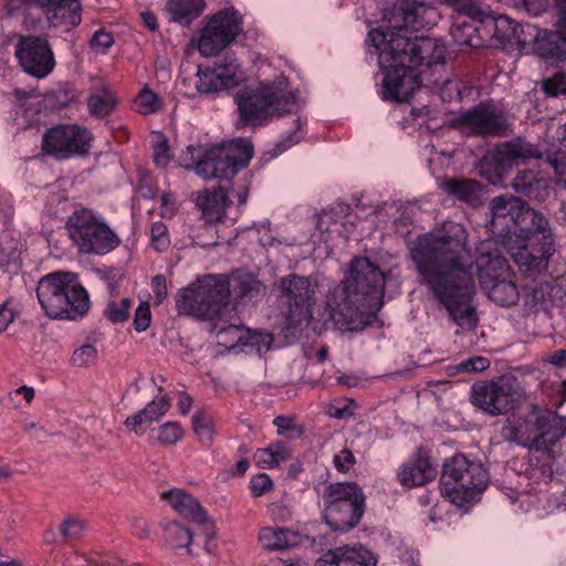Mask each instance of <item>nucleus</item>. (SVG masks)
<instances>
[{
    "mask_svg": "<svg viewBox=\"0 0 566 566\" xmlns=\"http://www.w3.org/2000/svg\"><path fill=\"white\" fill-rule=\"evenodd\" d=\"M113 43L114 38L112 33L106 32L103 29L95 31L90 41L91 49L99 53H105Z\"/></svg>",
    "mask_w": 566,
    "mask_h": 566,
    "instance_id": "62",
    "label": "nucleus"
},
{
    "mask_svg": "<svg viewBox=\"0 0 566 566\" xmlns=\"http://www.w3.org/2000/svg\"><path fill=\"white\" fill-rule=\"evenodd\" d=\"M97 350L94 345L85 344L75 349L72 355V364L77 367H86L96 358Z\"/></svg>",
    "mask_w": 566,
    "mask_h": 566,
    "instance_id": "57",
    "label": "nucleus"
},
{
    "mask_svg": "<svg viewBox=\"0 0 566 566\" xmlns=\"http://www.w3.org/2000/svg\"><path fill=\"white\" fill-rule=\"evenodd\" d=\"M185 434L181 426L176 421H168L158 428V441L165 446H174Z\"/></svg>",
    "mask_w": 566,
    "mask_h": 566,
    "instance_id": "50",
    "label": "nucleus"
},
{
    "mask_svg": "<svg viewBox=\"0 0 566 566\" xmlns=\"http://www.w3.org/2000/svg\"><path fill=\"white\" fill-rule=\"evenodd\" d=\"M556 15V31L566 36V0H553Z\"/></svg>",
    "mask_w": 566,
    "mask_h": 566,
    "instance_id": "64",
    "label": "nucleus"
},
{
    "mask_svg": "<svg viewBox=\"0 0 566 566\" xmlns=\"http://www.w3.org/2000/svg\"><path fill=\"white\" fill-rule=\"evenodd\" d=\"M22 243L21 240L10 231L0 233V271L13 275L22 268Z\"/></svg>",
    "mask_w": 566,
    "mask_h": 566,
    "instance_id": "32",
    "label": "nucleus"
},
{
    "mask_svg": "<svg viewBox=\"0 0 566 566\" xmlns=\"http://www.w3.org/2000/svg\"><path fill=\"white\" fill-rule=\"evenodd\" d=\"M151 322L150 305L147 302H140L134 315L133 326L136 332H145Z\"/></svg>",
    "mask_w": 566,
    "mask_h": 566,
    "instance_id": "58",
    "label": "nucleus"
},
{
    "mask_svg": "<svg viewBox=\"0 0 566 566\" xmlns=\"http://www.w3.org/2000/svg\"><path fill=\"white\" fill-rule=\"evenodd\" d=\"M221 147L238 172L248 167L254 153L251 140L247 138L232 139L227 146Z\"/></svg>",
    "mask_w": 566,
    "mask_h": 566,
    "instance_id": "39",
    "label": "nucleus"
},
{
    "mask_svg": "<svg viewBox=\"0 0 566 566\" xmlns=\"http://www.w3.org/2000/svg\"><path fill=\"white\" fill-rule=\"evenodd\" d=\"M511 187L518 197L504 193L490 201V231L507 238L503 243L511 250L514 262L533 277L547 268L555 241L548 219L522 197L544 202L551 189L545 178L530 169L518 170Z\"/></svg>",
    "mask_w": 566,
    "mask_h": 566,
    "instance_id": "2",
    "label": "nucleus"
},
{
    "mask_svg": "<svg viewBox=\"0 0 566 566\" xmlns=\"http://www.w3.org/2000/svg\"><path fill=\"white\" fill-rule=\"evenodd\" d=\"M541 88L547 97L566 95V71H558L541 82Z\"/></svg>",
    "mask_w": 566,
    "mask_h": 566,
    "instance_id": "47",
    "label": "nucleus"
},
{
    "mask_svg": "<svg viewBox=\"0 0 566 566\" xmlns=\"http://www.w3.org/2000/svg\"><path fill=\"white\" fill-rule=\"evenodd\" d=\"M36 296L44 314L51 319L77 321L90 311L91 302L78 275L55 271L40 279Z\"/></svg>",
    "mask_w": 566,
    "mask_h": 566,
    "instance_id": "6",
    "label": "nucleus"
},
{
    "mask_svg": "<svg viewBox=\"0 0 566 566\" xmlns=\"http://www.w3.org/2000/svg\"><path fill=\"white\" fill-rule=\"evenodd\" d=\"M279 298L285 307V317L290 327L308 322L315 303V289L308 277L289 274L277 282Z\"/></svg>",
    "mask_w": 566,
    "mask_h": 566,
    "instance_id": "14",
    "label": "nucleus"
},
{
    "mask_svg": "<svg viewBox=\"0 0 566 566\" xmlns=\"http://www.w3.org/2000/svg\"><path fill=\"white\" fill-rule=\"evenodd\" d=\"M491 156L495 165L504 172H507L514 166L524 164L527 159H541L543 157L536 145L526 142L522 137H516L496 146Z\"/></svg>",
    "mask_w": 566,
    "mask_h": 566,
    "instance_id": "23",
    "label": "nucleus"
},
{
    "mask_svg": "<svg viewBox=\"0 0 566 566\" xmlns=\"http://www.w3.org/2000/svg\"><path fill=\"white\" fill-rule=\"evenodd\" d=\"M118 104L114 93L104 86L99 93H93L87 98L88 112L93 117L105 118L109 116Z\"/></svg>",
    "mask_w": 566,
    "mask_h": 566,
    "instance_id": "38",
    "label": "nucleus"
},
{
    "mask_svg": "<svg viewBox=\"0 0 566 566\" xmlns=\"http://www.w3.org/2000/svg\"><path fill=\"white\" fill-rule=\"evenodd\" d=\"M490 367V360L482 356H476L462 361L458 370L462 373H480Z\"/></svg>",
    "mask_w": 566,
    "mask_h": 566,
    "instance_id": "63",
    "label": "nucleus"
},
{
    "mask_svg": "<svg viewBox=\"0 0 566 566\" xmlns=\"http://www.w3.org/2000/svg\"><path fill=\"white\" fill-rule=\"evenodd\" d=\"M151 241L157 251H163L169 245L168 230L164 222L157 221L150 228Z\"/></svg>",
    "mask_w": 566,
    "mask_h": 566,
    "instance_id": "60",
    "label": "nucleus"
},
{
    "mask_svg": "<svg viewBox=\"0 0 566 566\" xmlns=\"http://www.w3.org/2000/svg\"><path fill=\"white\" fill-rule=\"evenodd\" d=\"M468 233L464 227L447 222L441 234L419 235L410 249V258L432 296L447 310L450 318L463 331H474L479 324L472 305L475 281L472 265L465 264Z\"/></svg>",
    "mask_w": 566,
    "mask_h": 566,
    "instance_id": "1",
    "label": "nucleus"
},
{
    "mask_svg": "<svg viewBox=\"0 0 566 566\" xmlns=\"http://www.w3.org/2000/svg\"><path fill=\"white\" fill-rule=\"evenodd\" d=\"M86 530L84 521L70 516L60 525V533L63 542H74L80 539Z\"/></svg>",
    "mask_w": 566,
    "mask_h": 566,
    "instance_id": "48",
    "label": "nucleus"
},
{
    "mask_svg": "<svg viewBox=\"0 0 566 566\" xmlns=\"http://www.w3.org/2000/svg\"><path fill=\"white\" fill-rule=\"evenodd\" d=\"M440 483L453 503L463 505L486 489L489 472L481 461L457 453L443 463Z\"/></svg>",
    "mask_w": 566,
    "mask_h": 566,
    "instance_id": "11",
    "label": "nucleus"
},
{
    "mask_svg": "<svg viewBox=\"0 0 566 566\" xmlns=\"http://www.w3.org/2000/svg\"><path fill=\"white\" fill-rule=\"evenodd\" d=\"M132 300L128 297L122 298L119 302L109 301L103 312L106 319L113 324L124 323L129 317V310Z\"/></svg>",
    "mask_w": 566,
    "mask_h": 566,
    "instance_id": "45",
    "label": "nucleus"
},
{
    "mask_svg": "<svg viewBox=\"0 0 566 566\" xmlns=\"http://www.w3.org/2000/svg\"><path fill=\"white\" fill-rule=\"evenodd\" d=\"M290 458V448L284 441L272 442L266 448L258 449L254 453L256 465L263 469L275 468L281 462L287 461Z\"/></svg>",
    "mask_w": 566,
    "mask_h": 566,
    "instance_id": "36",
    "label": "nucleus"
},
{
    "mask_svg": "<svg viewBox=\"0 0 566 566\" xmlns=\"http://www.w3.org/2000/svg\"><path fill=\"white\" fill-rule=\"evenodd\" d=\"M385 274L367 256H355L340 284L329 294L326 306L334 327L359 332L370 326L382 305Z\"/></svg>",
    "mask_w": 566,
    "mask_h": 566,
    "instance_id": "4",
    "label": "nucleus"
},
{
    "mask_svg": "<svg viewBox=\"0 0 566 566\" xmlns=\"http://www.w3.org/2000/svg\"><path fill=\"white\" fill-rule=\"evenodd\" d=\"M283 78L272 83H261L259 87H244L234 95L239 123L242 126H260L274 115L283 116L293 112L297 105L296 92L289 90Z\"/></svg>",
    "mask_w": 566,
    "mask_h": 566,
    "instance_id": "7",
    "label": "nucleus"
},
{
    "mask_svg": "<svg viewBox=\"0 0 566 566\" xmlns=\"http://www.w3.org/2000/svg\"><path fill=\"white\" fill-rule=\"evenodd\" d=\"M259 541L266 549L282 551L298 546L301 535L289 528L264 527L259 533Z\"/></svg>",
    "mask_w": 566,
    "mask_h": 566,
    "instance_id": "35",
    "label": "nucleus"
},
{
    "mask_svg": "<svg viewBox=\"0 0 566 566\" xmlns=\"http://www.w3.org/2000/svg\"><path fill=\"white\" fill-rule=\"evenodd\" d=\"M502 438L531 452L525 475L531 483H548L553 478L556 447L566 436V418L549 409L528 403L507 417Z\"/></svg>",
    "mask_w": 566,
    "mask_h": 566,
    "instance_id": "5",
    "label": "nucleus"
},
{
    "mask_svg": "<svg viewBox=\"0 0 566 566\" xmlns=\"http://www.w3.org/2000/svg\"><path fill=\"white\" fill-rule=\"evenodd\" d=\"M213 70L217 75V80L219 81L218 85L221 87V90L235 87L242 81L240 67L237 63H234V61L227 63H216Z\"/></svg>",
    "mask_w": 566,
    "mask_h": 566,
    "instance_id": "44",
    "label": "nucleus"
},
{
    "mask_svg": "<svg viewBox=\"0 0 566 566\" xmlns=\"http://www.w3.org/2000/svg\"><path fill=\"white\" fill-rule=\"evenodd\" d=\"M434 87L439 90L440 98L443 103H460L465 96L471 94L472 87L461 80L446 78L442 82L434 80Z\"/></svg>",
    "mask_w": 566,
    "mask_h": 566,
    "instance_id": "42",
    "label": "nucleus"
},
{
    "mask_svg": "<svg viewBox=\"0 0 566 566\" xmlns=\"http://www.w3.org/2000/svg\"><path fill=\"white\" fill-rule=\"evenodd\" d=\"M91 132L77 124H59L45 130L41 148L44 154L65 160L87 155L91 149Z\"/></svg>",
    "mask_w": 566,
    "mask_h": 566,
    "instance_id": "15",
    "label": "nucleus"
},
{
    "mask_svg": "<svg viewBox=\"0 0 566 566\" xmlns=\"http://www.w3.org/2000/svg\"><path fill=\"white\" fill-rule=\"evenodd\" d=\"M192 428L200 440L209 441L212 439V421L209 417L205 416L202 411H197L192 416Z\"/></svg>",
    "mask_w": 566,
    "mask_h": 566,
    "instance_id": "54",
    "label": "nucleus"
},
{
    "mask_svg": "<svg viewBox=\"0 0 566 566\" xmlns=\"http://www.w3.org/2000/svg\"><path fill=\"white\" fill-rule=\"evenodd\" d=\"M442 4L451 7L459 14L469 18V15H479L480 2L479 0H438Z\"/></svg>",
    "mask_w": 566,
    "mask_h": 566,
    "instance_id": "55",
    "label": "nucleus"
},
{
    "mask_svg": "<svg viewBox=\"0 0 566 566\" xmlns=\"http://www.w3.org/2000/svg\"><path fill=\"white\" fill-rule=\"evenodd\" d=\"M35 4L44 9L50 25L65 28L77 27L82 21L80 0H7L6 9L12 15L25 6Z\"/></svg>",
    "mask_w": 566,
    "mask_h": 566,
    "instance_id": "19",
    "label": "nucleus"
},
{
    "mask_svg": "<svg viewBox=\"0 0 566 566\" xmlns=\"http://www.w3.org/2000/svg\"><path fill=\"white\" fill-rule=\"evenodd\" d=\"M484 186L471 178L451 177L440 184V189L450 198L475 207L481 202Z\"/></svg>",
    "mask_w": 566,
    "mask_h": 566,
    "instance_id": "28",
    "label": "nucleus"
},
{
    "mask_svg": "<svg viewBox=\"0 0 566 566\" xmlns=\"http://www.w3.org/2000/svg\"><path fill=\"white\" fill-rule=\"evenodd\" d=\"M481 284L488 289L489 298L500 306L509 307L517 304L520 300L517 286L512 281L495 280L491 286H486L484 281Z\"/></svg>",
    "mask_w": 566,
    "mask_h": 566,
    "instance_id": "37",
    "label": "nucleus"
},
{
    "mask_svg": "<svg viewBox=\"0 0 566 566\" xmlns=\"http://www.w3.org/2000/svg\"><path fill=\"white\" fill-rule=\"evenodd\" d=\"M206 0H167L164 11L168 21L189 28L206 10Z\"/></svg>",
    "mask_w": 566,
    "mask_h": 566,
    "instance_id": "30",
    "label": "nucleus"
},
{
    "mask_svg": "<svg viewBox=\"0 0 566 566\" xmlns=\"http://www.w3.org/2000/svg\"><path fill=\"white\" fill-rule=\"evenodd\" d=\"M197 77L198 80L196 81L195 87L199 94H210L222 91L218 85L219 81L217 80L213 67L202 69L198 66Z\"/></svg>",
    "mask_w": 566,
    "mask_h": 566,
    "instance_id": "46",
    "label": "nucleus"
},
{
    "mask_svg": "<svg viewBox=\"0 0 566 566\" xmlns=\"http://www.w3.org/2000/svg\"><path fill=\"white\" fill-rule=\"evenodd\" d=\"M533 29L535 34L531 39L534 41V52L551 63L565 62L566 36L556 30Z\"/></svg>",
    "mask_w": 566,
    "mask_h": 566,
    "instance_id": "27",
    "label": "nucleus"
},
{
    "mask_svg": "<svg viewBox=\"0 0 566 566\" xmlns=\"http://www.w3.org/2000/svg\"><path fill=\"white\" fill-rule=\"evenodd\" d=\"M387 35L379 30H370L366 44L375 49L378 64L382 73L379 95L384 101L406 103L422 86L426 71L419 67H431L444 64L447 49L434 39L420 38L411 41L401 36Z\"/></svg>",
    "mask_w": 566,
    "mask_h": 566,
    "instance_id": "3",
    "label": "nucleus"
},
{
    "mask_svg": "<svg viewBox=\"0 0 566 566\" xmlns=\"http://www.w3.org/2000/svg\"><path fill=\"white\" fill-rule=\"evenodd\" d=\"M154 163L158 167H166L170 160V147L168 138L163 133H157V139L154 142Z\"/></svg>",
    "mask_w": 566,
    "mask_h": 566,
    "instance_id": "52",
    "label": "nucleus"
},
{
    "mask_svg": "<svg viewBox=\"0 0 566 566\" xmlns=\"http://www.w3.org/2000/svg\"><path fill=\"white\" fill-rule=\"evenodd\" d=\"M196 171L205 179H220L230 182L238 174L222 147L214 146L196 161Z\"/></svg>",
    "mask_w": 566,
    "mask_h": 566,
    "instance_id": "25",
    "label": "nucleus"
},
{
    "mask_svg": "<svg viewBox=\"0 0 566 566\" xmlns=\"http://www.w3.org/2000/svg\"><path fill=\"white\" fill-rule=\"evenodd\" d=\"M457 122L468 126L472 135L480 137L505 136L510 126L505 113L495 105L493 99L481 101L461 113Z\"/></svg>",
    "mask_w": 566,
    "mask_h": 566,
    "instance_id": "17",
    "label": "nucleus"
},
{
    "mask_svg": "<svg viewBox=\"0 0 566 566\" xmlns=\"http://www.w3.org/2000/svg\"><path fill=\"white\" fill-rule=\"evenodd\" d=\"M14 54L21 69L35 78L48 76L55 66L49 41L38 35L20 36Z\"/></svg>",
    "mask_w": 566,
    "mask_h": 566,
    "instance_id": "18",
    "label": "nucleus"
},
{
    "mask_svg": "<svg viewBox=\"0 0 566 566\" xmlns=\"http://www.w3.org/2000/svg\"><path fill=\"white\" fill-rule=\"evenodd\" d=\"M479 175L486 179L491 185L496 186L503 181L504 171L493 161V157L484 156L479 164Z\"/></svg>",
    "mask_w": 566,
    "mask_h": 566,
    "instance_id": "49",
    "label": "nucleus"
},
{
    "mask_svg": "<svg viewBox=\"0 0 566 566\" xmlns=\"http://www.w3.org/2000/svg\"><path fill=\"white\" fill-rule=\"evenodd\" d=\"M549 0H517L515 10L528 17H538L546 11Z\"/></svg>",
    "mask_w": 566,
    "mask_h": 566,
    "instance_id": "56",
    "label": "nucleus"
},
{
    "mask_svg": "<svg viewBox=\"0 0 566 566\" xmlns=\"http://www.w3.org/2000/svg\"><path fill=\"white\" fill-rule=\"evenodd\" d=\"M437 476V469L433 465L429 452L419 447L413 455L403 462L398 472L397 480L401 486L412 489L422 486Z\"/></svg>",
    "mask_w": 566,
    "mask_h": 566,
    "instance_id": "22",
    "label": "nucleus"
},
{
    "mask_svg": "<svg viewBox=\"0 0 566 566\" xmlns=\"http://www.w3.org/2000/svg\"><path fill=\"white\" fill-rule=\"evenodd\" d=\"M242 30V17L234 8L220 10L210 17L201 30L198 50L203 56L216 55L232 43Z\"/></svg>",
    "mask_w": 566,
    "mask_h": 566,
    "instance_id": "16",
    "label": "nucleus"
},
{
    "mask_svg": "<svg viewBox=\"0 0 566 566\" xmlns=\"http://www.w3.org/2000/svg\"><path fill=\"white\" fill-rule=\"evenodd\" d=\"M333 464L339 473H348L356 464V458L349 449L344 448L333 457Z\"/></svg>",
    "mask_w": 566,
    "mask_h": 566,
    "instance_id": "61",
    "label": "nucleus"
},
{
    "mask_svg": "<svg viewBox=\"0 0 566 566\" xmlns=\"http://www.w3.org/2000/svg\"><path fill=\"white\" fill-rule=\"evenodd\" d=\"M382 20L388 23L386 30H377L386 34L388 39L391 35L401 36L415 41L421 36H408L407 31L413 32L430 28L433 24L436 9L419 0H384Z\"/></svg>",
    "mask_w": 566,
    "mask_h": 566,
    "instance_id": "12",
    "label": "nucleus"
},
{
    "mask_svg": "<svg viewBox=\"0 0 566 566\" xmlns=\"http://www.w3.org/2000/svg\"><path fill=\"white\" fill-rule=\"evenodd\" d=\"M65 229L80 254L105 255L122 243L104 219L88 208L75 209L69 216Z\"/></svg>",
    "mask_w": 566,
    "mask_h": 566,
    "instance_id": "10",
    "label": "nucleus"
},
{
    "mask_svg": "<svg viewBox=\"0 0 566 566\" xmlns=\"http://www.w3.org/2000/svg\"><path fill=\"white\" fill-rule=\"evenodd\" d=\"M230 280V295L233 294L237 298L252 300L262 294L265 290L264 284L252 273L237 270L234 271Z\"/></svg>",
    "mask_w": 566,
    "mask_h": 566,
    "instance_id": "34",
    "label": "nucleus"
},
{
    "mask_svg": "<svg viewBox=\"0 0 566 566\" xmlns=\"http://www.w3.org/2000/svg\"><path fill=\"white\" fill-rule=\"evenodd\" d=\"M546 161L554 169L556 185L566 189V155L564 153L548 154Z\"/></svg>",
    "mask_w": 566,
    "mask_h": 566,
    "instance_id": "51",
    "label": "nucleus"
},
{
    "mask_svg": "<svg viewBox=\"0 0 566 566\" xmlns=\"http://www.w3.org/2000/svg\"><path fill=\"white\" fill-rule=\"evenodd\" d=\"M170 406V401L166 396L154 399L148 402L144 409L127 417L124 424L129 430L138 432V428L143 424H150L155 421H159L160 418L168 412Z\"/></svg>",
    "mask_w": 566,
    "mask_h": 566,
    "instance_id": "33",
    "label": "nucleus"
},
{
    "mask_svg": "<svg viewBox=\"0 0 566 566\" xmlns=\"http://www.w3.org/2000/svg\"><path fill=\"white\" fill-rule=\"evenodd\" d=\"M80 93L69 82L62 83L57 88L48 92L44 95V104L51 109H62L77 102Z\"/></svg>",
    "mask_w": 566,
    "mask_h": 566,
    "instance_id": "40",
    "label": "nucleus"
},
{
    "mask_svg": "<svg viewBox=\"0 0 566 566\" xmlns=\"http://www.w3.org/2000/svg\"><path fill=\"white\" fill-rule=\"evenodd\" d=\"M212 332H216L217 338L222 339L223 344L228 343V334H234L237 336L238 343H240V346L250 347L254 349L259 355L270 350L273 343V336L271 333L258 332L249 328L243 329L240 325L234 324L220 327L218 324H213Z\"/></svg>",
    "mask_w": 566,
    "mask_h": 566,
    "instance_id": "26",
    "label": "nucleus"
},
{
    "mask_svg": "<svg viewBox=\"0 0 566 566\" xmlns=\"http://www.w3.org/2000/svg\"><path fill=\"white\" fill-rule=\"evenodd\" d=\"M161 497L168 501L178 514L193 523L202 525L205 549L210 553L209 543L216 537L214 524L209 521L207 512L200 502L191 494L179 489L165 492Z\"/></svg>",
    "mask_w": 566,
    "mask_h": 566,
    "instance_id": "20",
    "label": "nucleus"
},
{
    "mask_svg": "<svg viewBox=\"0 0 566 566\" xmlns=\"http://www.w3.org/2000/svg\"><path fill=\"white\" fill-rule=\"evenodd\" d=\"M518 399L516 378L511 375L479 380L470 388L471 403L492 417L507 415L516 407Z\"/></svg>",
    "mask_w": 566,
    "mask_h": 566,
    "instance_id": "13",
    "label": "nucleus"
},
{
    "mask_svg": "<svg viewBox=\"0 0 566 566\" xmlns=\"http://www.w3.org/2000/svg\"><path fill=\"white\" fill-rule=\"evenodd\" d=\"M273 489V481L266 473H258L250 480V490L254 497H260Z\"/></svg>",
    "mask_w": 566,
    "mask_h": 566,
    "instance_id": "59",
    "label": "nucleus"
},
{
    "mask_svg": "<svg viewBox=\"0 0 566 566\" xmlns=\"http://www.w3.org/2000/svg\"><path fill=\"white\" fill-rule=\"evenodd\" d=\"M230 303V280L227 274H207L176 296L180 315L212 321L221 315Z\"/></svg>",
    "mask_w": 566,
    "mask_h": 566,
    "instance_id": "8",
    "label": "nucleus"
},
{
    "mask_svg": "<svg viewBox=\"0 0 566 566\" xmlns=\"http://www.w3.org/2000/svg\"><path fill=\"white\" fill-rule=\"evenodd\" d=\"M526 303L536 312L548 313L553 307L566 305V280L553 277L537 283L527 294Z\"/></svg>",
    "mask_w": 566,
    "mask_h": 566,
    "instance_id": "24",
    "label": "nucleus"
},
{
    "mask_svg": "<svg viewBox=\"0 0 566 566\" xmlns=\"http://www.w3.org/2000/svg\"><path fill=\"white\" fill-rule=\"evenodd\" d=\"M165 541L172 548H189L192 542V532L177 521L163 523ZM190 554V549H188Z\"/></svg>",
    "mask_w": 566,
    "mask_h": 566,
    "instance_id": "43",
    "label": "nucleus"
},
{
    "mask_svg": "<svg viewBox=\"0 0 566 566\" xmlns=\"http://www.w3.org/2000/svg\"><path fill=\"white\" fill-rule=\"evenodd\" d=\"M480 12L479 15H469V19H473L483 25V31L488 34V41L494 38L501 42H516L522 45L532 42V39L525 35L524 27L510 17L504 14L493 17L482 10L481 7Z\"/></svg>",
    "mask_w": 566,
    "mask_h": 566,
    "instance_id": "21",
    "label": "nucleus"
},
{
    "mask_svg": "<svg viewBox=\"0 0 566 566\" xmlns=\"http://www.w3.org/2000/svg\"><path fill=\"white\" fill-rule=\"evenodd\" d=\"M230 199L226 187L219 186L199 195L196 205L201 210L206 223L221 221L226 216V208Z\"/></svg>",
    "mask_w": 566,
    "mask_h": 566,
    "instance_id": "29",
    "label": "nucleus"
},
{
    "mask_svg": "<svg viewBox=\"0 0 566 566\" xmlns=\"http://www.w3.org/2000/svg\"><path fill=\"white\" fill-rule=\"evenodd\" d=\"M342 566H377L375 555L361 545L339 546Z\"/></svg>",
    "mask_w": 566,
    "mask_h": 566,
    "instance_id": "41",
    "label": "nucleus"
},
{
    "mask_svg": "<svg viewBox=\"0 0 566 566\" xmlns=\"http://www.w3.org/2000/svg\"><path fill=\"white\" fill-rule=\"evenodd\" d=\"M136 103L139 107V112L144 114L155 113L160 108L159 96L148 87H144L139 92Z\"/></svg>",
    "mask_w": 566,
    "mask_h": 566,
    "instance_id": "53",
    "label": "nucleus"
},
{
    "mask_svg": "<svg viewBox=\"0 0 566 566\" xmlns=\"http://www.w3.org/2000/svg\"><path fill=\"white\" fill-rule=\"evenodd\" d=\"M450 34L459 45H465L473 49H480L488 45V34L483 31V25L473 19L460 20L452 24Z\"/></svg>",
    "mask_w": 566,
    "mask_h": 566,
    "instance_id": "31",
    "label": "nucleus"
},
{
    "mask_svg": "<svg viewBox=\"0 0 566 566\" xmlns=\"http://www.w3.org/2000/svg\"><path fill=\"white\" fill-rule=\"evenodd\" d=\"M322 497L323 518L332 531L346 533L360 523L366 511V495L357 482L329 483Z\"/></svg>",
    "mask_w": 566,
    "mask_h": 566,
    "instance_id": "9",
    "label": "nucleus"
}]
</instances>
